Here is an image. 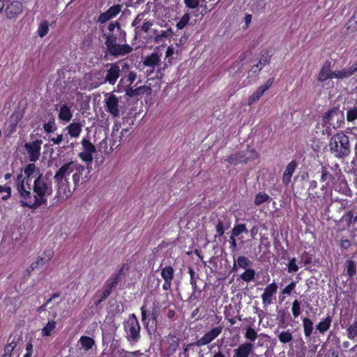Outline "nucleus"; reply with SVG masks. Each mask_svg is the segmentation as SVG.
Masks as SVG:
<instances>
[{"label":"nucleus","mask_w":357,"mask_h":357,"mask_svg":"<svg viewBox=\"0 0 357 357\" xmlns=\"http://www.w3.org/2000/svg\"><path fill=\"white\" fill-rule=\"evenodd\" d=\"M58 116L61 121L65 122H69L71 120L73 112L66 103L60 102Z\"/></svg>","instance_id":"a878e982"},{"label":"nucleus","mask_w":357,"mask_h":357,"mask_svg":"<svg viewBox=\"0 0 357 357\" xmlns=\"http://www.w3.org/2000/svg\"><path fill=\"white\" fill-rule=\"evenodd\" d=\"M253 349V344L250 342L241 344L234 350V357H248L252 352Z\"/></svg>","instance_id":"5701e85b"},{"label":"nucleus","mask_w":357,"mask_h":357,"mask_svg":"<svg viewBox=\"0 0 357 357\" xmlns=\"http://www.w3.org/2000/svg\"><path fill=\"white\" fill-rule=\"evenodd\" d=\"M142 321L146 325V328L149 334L154 333L156 331L157 318L159 315V311L156 308H153L149 314L151 318L147 320V311L145 305L141 307Z\"/></svg>","instance_id":"6e6552de"},{"label":"nucleus","mask_w":357,"mask_h":357,"mask_svg":"<svg viewBox=\"0 0 357 357\" xmlns=\"http://www.w3.org/2000/svg\"><path fill=\"white\" fill-rule=\"evenodd\" d=\"M23 6L20 1H8L5 9L6 15L9 19L17 17L22 13Z\"/></svg>","instance_id":"4468645a"},{"label":"nucleus","mask_w":357,"mask_h":357,"mask_svg":"<svg viewBox=\"0 0 357 357\" xmlns=\"http://www.w3.org/2000/svg\"><path fill=\"white\" fill-rule=\"evenodd\" d=\"M215 229L218 234L217 235H215V236H221L224 234L225 230L223 227V224L220 220H218V222L215 226Z\"/></svg>","instance_id":"680f3d73"},{"label":"nucleus","mask_w":357,"mask_h":357,"mask_svg":"<svg viewBox=\"0 0 357 357\" xmlns=\"http://www.w3.org/2000/svg\"><path fill=\"white\" fill-rule=\"evenodd\" d=\"M173 34V31L171 28L166 30L161 31L160 33L157 35L155 38V41L159 43L162 38H167Z\"/></svg>","instance_id":"603ef678"},{"label":"nucleus","mask_w":357,"mask_h":357,"mask_svg":"<svg viewBox=\"0 0 357 357\" xmlns=\"http://www.w3.org/2000/svg\"><path fill=\"white\" fill-rule=\"evenodd\" d=\"M291 312L294 318H297L301 312V303L298 300H294L292 303Z\"/></svg>","instance_id":"3c124183"},{"label":"nucleus","mask_w":357,"mask_h":357,"mask_svg":"<svg viewBox=\"0 0 357 357\" xmlns=\"http://www.w3.org/2000/svg\"><path fill=\"white\" fill-rule=\"evenodd\" d=\"M351 76V74L349 68H346L340 70H335L333 73V78L335 79H343Z\"/></svg>","instance_id":"ea45409f"},{"label":"nucleus","mask_w":357,"mask_h":357,"mask_svg":"<svg viewBox=\"0 0 357 357\" xmlns=\"http://www.w3.org/2000/svg\"><path fill=\"white\" fill-rule=\"evenodd\" d=\"M153 26V22H151V21H147V22H145L142 26V30L144 32V33H147L151 27Z\"/></svg>","instance_id":"0e129e2a"},{"label":"nucleus","mask_w":357,"mask_h":357,"mask_svg":"<svg viewBox=\"0 0 357 357\" xmlns=\"http://www.w3.org/2000/svg\"><path fill=\"white\" fill-rule=\"evenodd\" d=\"M321 178L320 181L324 183L330 184L335 180V176L331 173L328 167L322 166L321 168Z\"/></svg>","instance_id":"c85d7f7f"},{"label":"nucleus","mask_w":357,"mask_h":357,"mask_svg":"<svg viewBox=\"0 0 357 357\" xmlns=\"http://www.w3.org/2000/svg\"><path fill=\"white\" fill-rule=\"evenodd\" d=\"M85 171V167L79 164L77 161L75 165L74 172H73V181L74 183L75 189H76L80 183L88 181L86 176L84 177L83 174Z\"/></svg>","instance_id":"dca6fc26"},{"label":"nucleus","mask_w":357,"mask_h":357,"mask_svg":"<svg viewBox=\"0 0 357 357\" xmlns=\"http://www.w3.org/2000/svg\"><path fill=\"white\" fill-rule=\"evenodd\" d=\"M332 318L331 316L328 315L326 318L323 319L317 326L316 328L319 332L321 334H324L326 332L331 324Z\"/></svg>","instance_id":"7c9ffc66"},{"label":"nucleus","mask_w":357,"mask_h":357,"mask_svg":"<svg viewBox=\"0 0 357 357\" xmlns=\"http://www.w3.org/2000/svg\"><path fill=\"white\" fill-rule=\"evenodd\" d=\"M53 257L52 250H45L43 255L39 257L36 261L31 264V270L38 268V267L44 266L48 261Z\"/></svg>","instance_id":"393cba45"},{"label":"nucleus","mask_w":357,"mask_h":357,"mask_svg":"<svg viewBox=\"0 0 357 357\" xmlns=\"http://www.w3.org/2000/svg\"><path fill=\"white\" fill-rule=\"evenodd\" d=\"M75 163L76 161H70L64 163L56 172L54 176V180L56 188V197L59 199L65 200L72 195L68 176L70 174L74 172Z\"/></svg>","instance_id":"f03ea898"},{"label":"nucleus","mask_w":357,"mask_h":357,"mask_svg":"<svg viewBox=\"0 0 357 357\" xmlns=\"http://www.w3.org/2000/svg\"><path fill=\"white\" fill-rule=\"evenodd\" d=\"M245 337L251 342H254L257 338V333L254 328L248 326L246 328Z\"/></svg>","instance_id":"8fccbe9b"},{"label":"nucleus","mask_w":357,"mask_h":357,"mask_svg":"<svg viewBox=\"0 0 357 357\" xmlns=\"http://www.w3.org/2000/svg\"><path fill=\"white\" fill-rule=\"evenodd\" d=\"M17 190L22 199L20 204L23 207L36 209L42 205H46L47 197L53 192L52 181L47 174H40L33 183V194L30 191L29 185L25 186L24 178L19 174L16 180Z\"/></svg>","instance_id":"f257e3e1"},{"label":"nucleus","mask_w":357,"mask_h":357,"mask_svg":"<svg viewBox=\"0 0 357 357\" xmlns=\"http://www.w3.org/2000/svg\"><path fill=\"white\" fill-rule=\"evenodd\" d=\"M303 327L305 337H310L313 331V323L309 318H303Z\"/></svg>","instance_id":"f704fd0d"},{"label":"nucleus","mask_w":357,"mask_h":357,"mask_svg":"<svg viewBox=\"0 0 357 357\" xmlns=\"http://www.w3.org/2000/svg\"><path fill=\"white\" fill-rule=\"evenodd\" d=\"M255 271L252 268L245 269V271L240 275L241 280L246 282H249L254 280Z\"/></svg>","instance_id":"a19ab883"},{"label":"nucleus","mask_w":357,"mask_h":357,"mask_svg":"<svg viewBox=\"0 0 357 357\" xmlns=\"http://www.w3.org/2000/svg\"><path fill=\"white\" fill-rule=\"evenodd\" d=\"M270 199V197L264 193L259 192L255 195L254 203L257 206H259L260 204L267 202Z\"/></svg>","instance_id":"a18cd8bd"},{"label":"nucleus","mask_w":357,"mask_h":357,"mask_svg":"<svg viewBox=\"0 0 357 357\" xmlns=\"http://www.w3.org/2000/svg\"><path fill=\"white\" fill-rule=\"evenodd\" d=\"M116 27H117L118 29H121L120 24L117 21L109 23L107 28L109 31L112 33Z\"/></svg>","instance_id":"338daca9"},{"label":"nucleus","mask_w":357,"mask_h":357,"mask_svg":"<svg viewBox=\"0 0 357 357\" xmlns=\"http://www.w3.org/2000/svg\"><path fill=\"white\" fill-rule=\"evenodd\" d=\"M54 122L49 121L43 125L44 131L47 133L52 132L54 130Z\"/></svg>","instance_id":"052dcab7"},{"label":"nucleus","mask_w":357,"mask_h":357,"mask_svg":"<svg viewBox=\"0 0 357 357\" xmlns=\"http://www.w3.org/2000/svg\"><path fill=\"white\" fill-rule=\"evenodd\" d=\"M42 140L36 139L32 142L26 143L24 148L28 153L31 162H36L40 156Z\"/></svg>","instance_id":"9b49d317"},{"label":"nucleus","mask_w":357,"mask_h":357,"mask_svg":"<svg viewBox=\"0 0 357 357\" xmlns=\"http://www.w3.org/2000/svg\"><path fill=\"white\" fill-rule=\"evenodd\" d=\"M278 286L275 282L269 284L265 289L261 295L262 303L266 307L272 303V297L276 294Z\"/></svg>","instance_id":"6ab92c4d"},{"label":"nucleus","mask_w":357,"mask_h":357,"mask_svg":"<svg viewBox=\"0 0 357 357\" xmlns=\"http://www.w3.org/2000/svg\"><path fill=\"white\" fill-rule=\"evenodd\" d=\"M112 294V292L102 286V289L96 294V298H100L103 301Z\"/></svg>","instance_id":"864d4df0"},{"label":"nucleus","mask_w":357,"mask_h":357,"mask_svg":"<svg viewBox=\"0 0 357 357\" xmlns=\"http://www.w3.org/2000/svg\"><path fill=\"white\" fill-rule=\"evenodd\" d=\"M120 75V68L117 63H112L109 69L107 70V75L103 77L104 82H108L114 85Z\"/></svg>","instance_id":"aec40b11"},{"label":"nucleus","mask_w":357,"mask_h":357,"mask_svg":"<svg viewBox=\"0 0 357 357\" xmlns=\"http://www.w3.org/2000/svg\"><path fill=\"white\" fill-rule=\"evenodd\" d=\"M257 153L248 146L245 150L229 155L225 161L231 165H237L240 163H247L250 160L257 158Z\"/></svg>","instance_id":"0eeeda50"},{"label":"nucleus","mask_w":357,"mask_h":357,"mask_svg":"<svg viewBox=\"0 0 357 357\" xmlns=\"http://www.w3.org/2000/svg\"><path fill=\"white\" fill-rule=\"evenodd\" d=\"M296 168V162L294 160L291 161L286 167L282 175V183L284 185H288L291 181L292 174Z\"/></svg>","instance_id":"bb28decb"},{"label":"nucleus","mask_w":357,"mask_h":357,"mask_svg":"<svg viewBox=\"0 0 357 357\" xmlns=\"http://www.w3.org/2000/svg\"><path fill=\"white\" fill-rule=\"evenodd\" d=\"M234 259V264L232 267V271H235L237 270V268H241L243 269L250 268L252 262L248 259V257L245 256H238L236 259L235 256H233Z\"/></svg>","instance_id":"b1692460"},{"label":"nucleus","mask_w":357,"mask_h":357,"mask_svg":"<svg viewBox=\"0 0 357 357\" xmlns=\"http://www.w3.org/2000/svg\"><path fill=\"white\" fill-rule=\"evenodd\" d=\"M331 68L332 62L329 60H326L318 75V80L320 82H324L328 79H333L334 71H332Z\"/></svg>","instance_id":"412c9836"},{"label":"nucleus","mask_w":357,"mask_h":357,"mask_svg":"<svg viewBox=\"0 0 357 357\" xmlns=\"http://www.w3.org/2000/svg\"><path fill=\"white\" fill-rule=\"evenodd\" d=\"M273 56V53L271 51L266 50L263 51V53L261 54L258 63L261 66H264L265 65L270 63L271 57Z\"/></svg>","instance_id":"4c0bfd02"},{"label":"nucleus","mask_w":357,"mask_h":357,"mask_svg":"<svg viewBox=\"0 0 357 357\" xmlns=\"http://www.w3.org/2000/svg\"><path fill=\"white\" fill-rule=\"evenodd\" d=\"M105 38V50L104 51V58L108 59L109 56L119 58L130 54L133 49L128 44H118L117 37L112 33H103Z\"/></svg>","instance_id":"7ed1b4c3"},{"label":"nucleus","mask_w":357,"mask_h":357,"mask_svg":"<svg viewBox=\"0 0 357 357\" xmlns=\"http://www.w3.org/2000/svg\"><path fill=\"white\" fill-rule=\"evenodd\" d=\"M140 326L135 314H131L124 322L126 337L131 344L137 343L140 339Z\"/></svg>","instance_id":"39448f33"},{"label":"nucleus","mask_w":357,"mask_h":357,"mask_svg":"<svg viewBox=\"0 0 357 357\" xmlns=\"http://www.w3.org/2000/svg\"><path fill=\"white\" fill-rule=\"evenodd\" d=\"M328 146L331 152L337 158H345L349 155L351 151L349 137L343 132L333 135Z\"/></svg>","instance_id":"20e7f679"},{"label":"nucleus","mask_w":357,"mask_h":357,"mask_svg":"<svg viewBox=\"0 0 357 357\" xmlns=\"http://www.w3.org/2000/svg\"><path fill=\"white\" fill-rule=\"evenodd\" d=\"M160 61V59L158 53L153 52L145 58L144 64L146 66L155 67V66L158 65Z\"/></svg>","instance_id":"2f4dec72"},{"label":"nucleus","mask_w":357,"mask_h":357,"mask_svg":"<svg viewBox=\"0 0 357 357\" xmlns=\"http://www.w3.org/2000/svg\"><path fill=\"white\" fill-rule=\"evenodd\" d=\"M24 174L28 178H31L33 176H38L40 174V169L37 168L33 163L29 164L24 169Z\"/></svg>","instance_id":"72a5a7b5"},{"label":"nucleus","mask_w":357,"mask_h":357,"mask_svg":"<svg viewBox=\"0 0 357 357\" xmlns=\"http://www.w3.org/2000/svg\"><path fill=\"white\" fill-rule=\"evenodd\" d=\"M81 144L84 151L78 155L83 162L91 163L93 159V154L96 151V147L86 139H83Z\"/></svg>","instance_id":"f8f14e48"},{"label":"nucleus","mask_w":357,"mask_h":357,"mask_svg":"<svg viewBox=\"0 0 357 357\" xmlns=\"http://www.w3.org/2000/svg\"><path fill=\"white\" fill-rule=\"evenodd\" d=\"M107 96L108 97L105 99L106 111L113 116L117 117L119 116V98L112 93L105 95Z\"/></svg>","instance_id":"2eb2a0df"},{"label":"nucleus","mask_w":357,"mask_h":357,"mask_svg":"<svg viewBox=\"0 0 357 357\" xmlns=\"http://www.w3.org/2000/svg\"><path fill=\"white\" fill-rule=\"evenodd\" d=\"M296 285V282H291L290 284H289L287 287H285L282 289L281 293L282 294L290 295L291 294L292 291L295 289Z\"/></svg>","instance_id":"bf43d9fd"},{"label":"nucleus","mask_w":357,"mask_h":357,"mask_svg":"<svg viewBox=\"0 0 357 357\" xmlns=\"http://www.w3.org/2000/svg\"><path fill=\"white\" fill-rule=\"evenodd\" d=\"M129 354H131V353L128 352L127 351H125L123 349H118L116 351V354L117 355V357H128V355Z\"/></svg>","instance_id":"774afa93"},{"label":"nucleus","mask_w":357,"mask_h":357,"mask_svg":"<svg viewBox=\"0 0 357 357\" xmlns=\"http://www.w3.org/2000/svg\"><path fill=\"white\" fill-rule=\"evenodd\" d=\"M5 192V195L1 196V199L3 200H6L10 197L11 195V188L8 186H1L0 185V193Z\"/></svg>","instance_id":"6e6d98bb"},{"label":"nucleus","mask_w":357,"mask_h":357,"mask_svg":"<svg viewBox=\"0 0 357 357\" xmlns=\"http://www.w3.org/2000/svg\"><path fill=\"white\" fill-rule=\"evenodd\" d=\"M129 266L126 264H123L117 273H113L105 282L103 287L109 289L111 292L116 287L118 283L121 280L123 271H128Z\"/></svg>","instance_id":"ddd939ff"},{"label":"nucleus","mask_w":357,"mask_h":357,"mask_svg":"<svg viewBox=\"0 0 357 357\" xmlns=\"http://www.w3.org/2000/svg\"><path fill=\"white\" fill-rule=\"evenodd\" d=\"M183 1L188 8L194 9L197 8L200 0H183Z\"/></svg>","instance_id":"13d9d810"},{"label":"nucleus","mask_w":357,"mask_h":357,"mask_svg":"<svg viewBox=\"0 0 357 357\" xmlns=\"http://www.w3.org/2000/svg\"><path fill=\"white\" fill-rule=\"evenodd\" d=\"M121 10V5L116 4L111 6L105 12L100 13L98 17V22L100 23H105L110 19L115 17Z\"/></svg>","instance_id":"a211bd4d"},{"label":"nucleus","mask_w":357,"mask_h":357,"mask_svg":"<svg viewBox=\"0 0 357 357\" xmlns=\"http://www.w3.org/2000/svg\"><path fill=\"white\" fill-rule=\"evenodd\" d=\"M274 80H275L274 78L268 79L264 85H262L259 87V89H268L273 84Z\"/></svg>","instance_id":"e2e57ef3"},{"label":"nucleus","mask_w":357,"mask_h":357,"mask_svg":"<svg viewBox=\"0 0 357 357\" xmlns=\"http://www.w3.org/2000/svg\"><path fill=\"white\" fill-rule=\"evenodd\" d=\"M78 343L81 344V349L84 351H89L94 346L95 341L89 336L82 335L79 338Z\"/></svg>","instance_id":"c756f323"},{"label":"nucleus","mask_w":357,"mask_h":357,"mask_svg":"<svg viewBox=\"0 0 357 357\" xmlns=\"http://www.w3.org/2000/svg\"><path fill=\"white\" fill-rule=\"evenodd\" d=\"M347 337L354 340L357 337V320H355L347 329Z\"/></svg>","instance_id":"79ce46f5"},{"label":"nucleus","mask_w":357,"mask_h":357,"mask_svg":"<svg viewBox=\"0 0 357 357\" xmlns=\"http://www.w3.org/2000/svg\"><path fill=\"white\" fill-rule=\"evenodd\" d=\"M174 271L172 266H167L161 270V277L164 280H172Z\"/></svg>","instance_id":"c9c22d12"},{"label":"nucleus","mask_w":357,"mask_h":357,"mask_svg":"<svg viewBox=\"0 0 357 357\" xmlns=\"http://www.w3.org/2000/svg\"><path fill=\"white\" fill-rule=\"evenodd\" d=\"M322 123L324 126H331L334 129L340 128L344 123L343 112L337 108L328 111L322 117Z\"/></svg>","instance_id":"423d86ee"},{"label":"nucleus","mask_w":357,"mask_h":357,"mask_svg":"<svg viewBox=\"0 0 357 357\" xmlns=\"http://www.w3.org/2000/svg\"><path fill=\"white\" fill-rule=\"evenodd\" d=\"M56 322L55 321H48L47 324L42 328L41 335L43 337L50 336L52 332L55 329Z\"/></svg>","instance_id":"e433bc0d"},{"label":"nucleus","mask_w":357,"mask_h":357,"mask_svg":"<svg viewBox=\"0 0 357 357\" xmlns=\"http://www.w3.org/2000/svg\"><path fill=\"white\" fill-rule=\"evenodd\" d=\"M137 78V74L134 71H130L129 73L121 78V82L122 84H126L128 89H132V84L134 83Z\"/></svg>","instance_id":"473e14b6"},{"label":"nucleus","mask_w":357,"mask_h":357,"mask_svg":"<svg viewBox=\"0 0 357 357\" xmlns=\"http://www.w3.org/2000/svg\"><path fill=\"white\" fill-rule=\"evenodd\" d=\"M263 68V66H261L259 65V63H257V64L253 65V66H252V68H251V69H250V72H251L252 73H253V74L256 75V74L259 73L261 71V68Z\"/></svg>","instance_id":"69168bd1"},{"label":"nucleus","mask_w":357,"mask_h":357,"mask_svg":"<svg viewBox=\"0 0 357 357\" xmlns=\"http://www.w3.org/2000/svg\"><path fill=\"white\" fill-rule=\"evenodd\" d=\"M222 329V326H220L213 328L195 342V346L203 347L208 344L221 334Z\"/></svg>","instance_id":"9d476101"},{"label":"nucleus","mask_w":357,"mask_h":357,"mask_svg":"<svg viewBox=\"0 0 357 357\" xmlns=\"http://www.w3.org/2000/svg\"><path fill=\"white\" fill-rule=\"evenodd\" d=\"M248 233V230L246 228L245 225L244 224H238V225L235 226L231 231V235L234 236H237L241 233Z\"/></svg>","instance_id":"09e8293b"},{"label":"nucleus","mask_w":357,"mask_h":357,"mask_svg":"<svg viewBox=\"0 0 357 357\" xmlns=\"http://www.w3.org/2000/svg\"><path fill=\"white\" fill-rule=\"evenodd\" d=\"M22 336L18 334H11L8 339V344L4 348L3 357H12V352L21 342Z\"/></svg>","instance_id":"f3484780"},{"label":"nucleus","mask_w":357,"mask_h":357,"mask_svg":"<svg viewBox=\"0 0 357 357\" xmlns=\"http://www.w3.org/2000/svg\"><path fill=\"white\" fill-rule=\"evenodd\" d=\"M356 273V265L354 261H347V274L350 277H353Z\"/></svg>","instance_id":"37998d69"},{"label":"nucleus","mask_w":357,"mask_h":357,"mask_svg":"<svg viewBox=\"0 0 357 357\" xmlns=\"http://www.w3.org/2000/svg\"><path fill=\"white\" fill-rule=\"evenodd\" d=\"M287 267H288V272L289 273L298 271V266L296 264L295 258H292L289 260Z\"/></svg>","instance_id":"4d7b16f0"},{"label":"nucleus","mask_w":357,"mask_h":357,"mask_svg":"<svg viewBox=\"0 0 357 357\" xmlns=\"http://www.w3.org/2000/svg\"><path fill=\"white\" fill-rule=\"evenodd\" d=\"M66 130H68V133L71 137L77 138L82 131V125L79 123L73 122L70 123Z\"/></svg>","instance_id":"cd10ccee"},{"label":"nucleus","mask_w":357,"mask_h":357,"mask_svg":"<svg viewBox=\"0 0 357 357\" xmlns=\"http://www.w3.org/2000/svg\"><path fill=\"white\" fill-rule=\"evenodd\" d=\"M49 31V24L47 21L45 20L41 22L38 29V34L40 37L45 36Z\"/></svg>","instance_id":"49530a36"},{"label":"nucleus","mask_w":357,"mask_h":357,"mask_svg":"<svg viewBox=\"0 0 357 357\" xmlns=\"http://www.w3.org/2000/svg\"><path fill=\"white\" fill-rule=\"evenodd\" d=\"M85 89H95L104 84L103 75L100 72H91L83 77Z\"/></svg>","instance_id":"1a4fd4ad"},{"label":"nucleus","mask_w":357,"mask_h":357,"mask_svg":"<svg viewBox=\"0 0 357 357\" xmlns=\"http://www.w3.org/2000/svg\"><path fill=\"white\" fill-rule=\"evenodd\" d=\"M357 119V106H354L347 110V120L348 122L354 123Z\"/></svg>","instance_id":"de8ad7c7"},{"label":"nucleus","mask_w":357,"mask_h":357,"mask_svg":"<svg viewBox=\"0 0 357 357\" xmlns=\"http://www.w3.org/2000/svg\"><path fill=\"white\" fill-rule=\"evenodd\" d=\"M280 342L283 344L291 342L293 339L292 333L289 330L280 332L278 336Z\"/></svg>","instance_id":"58836bf2"},{"label":"nucleus","mask_w":357,"mask_h":357,"mask_svg":"<svg viewBox=\"0 0 357 357\" xmlns=\"http://www.w3.org/2000/svg\"><path fill=\"white\" fill-rule=\"evenodd\" d=\"M190 15L189 13H185L176 23V28L179 30L183 29L189 22Z\"/></svg>","instance_id":"c03bdc74"},{"label":"nucleus","mask_w":357,"mask_h":357,"mask_svg":"<svg viewBox=\"0 0 357 357\" xmlns=\"http://www.w3.org/2000/svg\"><path fill=\"white\" fill-rule=\"evenodd\" d=\"M167 344L166 353L169 356L177 350L180 344V338L176 335L170 333L167 337Z\"/></svg>","instance_id":"4be33fe9"},{"label":"nucleus","mask_w":357,"mask_h":357,"mask_svg":"<svg viewBox=\"0 0 357 357\" xmlns=\"http://www.w3.org/2000/svg\"><path fill=\"white\" fill-rule=\"evenodd\" d=\"M264 92V91H255L252 94V96L249 98L248 104L249 105H251L255 102L258 100L261 97V96L263 95Z\"/></svg>","instance_id":"5fc2aeb1"}]
</instances>
